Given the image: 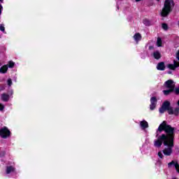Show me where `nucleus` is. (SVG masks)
Masks as SVG:
<instances>
[{"mask_svg": "<svg viewBox=\"0 0 179 179\" xmlns=\"http://www.w3.org/2000/svg\"><path fill=\"white\" fill-rule=\"evenodd\" d=\"M140 126L142 129H146V128H149V124L145 120H143L140 122Z\"/></svg>", "mask_w": 179, "mask_h": 179, "instance_id": "nucleus-11", "label": "nucleus"}, {"mask_svg": "<svg viewBox=\"0 0 179 179\" xmlns=\"http://www.w3.org/2000/svg\"><path fill=\"white\" fill-rule=\"evenodd\" d=\"M172 179H177V178H172Z\"/></svg>", "mask_w": 179, "mask_h": 179, "instance_id": "nucleus-34", "label": "nucleus"}, {"mask_svg": "<svg viewBox=\"0 0 179 179\" xmlns=\"http://www.w3.org/2000/svg\"><path fill=\"white\" fill-rule=\"evenodd\" d=\"M12 79L10 78H8V80H7V84H8V86L10 87L12 86Z\"/></svg>", "mask_w": 179, "mask_h": 179, "instance_id": "nucleus-23", "label": "nucleus"}, {"mask_svg": "<svg viewBox=\"0 0 179 179\" xmlns=\"http://www.w3.org/2000/svg\"><path fill=\"white\" fill-rule=\"evenodd\" d=\"M173 8H174V1L173 0H165L164 3V7L160 13L162 17H167L170 13L172 12Z\"/></svg>", "mask_w": 179, "mask_h": 179, "instance_id": "nucleus-2", "label": "nucleus"}, {"mask_svg": "<svg viewBox=\"0 0 179 179\" xmlns=\"http://www.w3.org/2000/svg\"><path fill=\"white\" fill-rule=\"evenodd\" d=\"M1 100L3 101H9V95L6 94H1Z\"/></svg>", "mask_w": 179, "mask_h": 179, "instance_id": "nucleus-14", "label": "nucleus"}, {"mask_svg": "<svg viewBox=\"0 0 179 179\" xmlns=\"http://www.w3.org/2000/svg\"><path fill=\"white\" fill-rule=\"evenodd\" d=\"M176 58L179 61V50H178V52L176 53Z\"/></svg>", "mask_w": 179, "mask_h": 179, "instance_id": "nucleus-27", "label": "nucleus"}, {"mask_svg": "<svg viewBox=\"0 0 179 179\" xmlns=\"http://www.w3.org/2000/svg\"><path fill=\"white\" fill-rule=\"evenodd\" d=\"M0 30L3 33H6V32H5V24H0Z\"/></svg>", "mask_w": 179, "mask_h": 179, "instance_id": "nucleus-20", "label": "nucleus"}, {"mask_svg": "<svg viewBox=\"0 0 179 179\" xmlns=\"http://www.w3.org/2000/svg\"><path fill=\"white\" fill-rule=\"evenodd\" d=\"M179 113V107L176 108L175 110H173L172 108V114H174V115H178Z\"/></svg>", "mask_w": 179, "mask_h": 179, "instance_id": "nucleus-17", "label": "nucleus"}, {"mask_svg": "<svg viewBox=\"0 0 179 179\" xmlns=\"http://www.w3.org/2000/svg\"><path fill=\"white\" fill-rule=\"evenodd\" d=\"M165 111H168L169 114L173 115V107L170 106V101H166L163 103L159 108V113L164 114Z\"/></svg>", "mask_w": 179, "mask_h": 179, "instance_id": "nucleus-3", "label": "nucleus"}, {"mask_svg": "<svg viewBox=\"0 0 179 179\" xmlns=\"http://www.w3.org/2000/svg\"><path fill=\"white\" fill-rule=\"evenodd\" d=\"M171 166H174L177 173H179V164H178V162H177L176 161H171V162H169L168 164V167L170 169V167H171Z\"/></svg>", "mask_w": 179, "mask_h": 179, "instance_id": "nucleus-7", "label": "nucleus"}, {"mask_svg": "<svg viewBox=\"0 0 179 179\" xmlns=\"http://www.w3.org/2000/svg\"><path fill=\"white\" fill-rule=\"evenodd\" d=\"M15 171V168L13 166H7L6 168V174H10Z\"/></svg>", "mask_w": 179, "mask_h": 179, "instance_id": "nucleus-13", "label": "nucleus"}, {"mask_svg": "<svg viewBox=\"0 0 179 179\" xmlns=\"http://www.w3.org/2000/svg\"><path fill=\"white\" fill-rule=\"evenodd\" d=\"M157 47H162V38L160 37L157 38Z\"/></svg>", "mask_w": 179, "mask_h": 179, "instance_id": "nucleus-18", "label": "nucleus"}, {"mask_svg": "<svg viewBox=\"0 0 179 179\" xmlns=\"http://www.w3.org/2000/svg\"><path fill=\"white\" fill-rule=\"evenodd\" d=\"M150 110H153L156 108V106L157 104V99L153 96L150 99Z\"/></svg>", "mask_w": 179, "mask_h": 179, "instance_id": "nucleus-6", "label": "nucleus"}, {"mask_svg": "<svg viewBox=\"0 0 179 179\" xmlns=\"http://www.w3.org/2000/svg\"><path fill=\"white\" fill-rule=\"evenodd\" d=\"M0 90H3V89H1Z\"/></svg>", "mask_w": 179, "mask_h": 179, "instance_id": "nucleus-36", "label": "nucleus"}, {"mask_svg": "<svg viewBox=\"0 0 179 179\" xmlns=\"http://www.w3.org/2000/svg\"><path fill=\"white\" fill-rule=\"evenodd\" d=\"M173 92L176 93V94H179V87L174 88Z\"/></svg>", "mask_w": 179, "mask_h": 179, "instance_id": "nucleus-25", "label": "nucleus"}, {"mask_svg": "<svg viewBox=\"0 0 179 179\" xmlns=\"http://www.w3.org/2000/svg\"><path fill=\"white\" fill-rule=\"evenodd\" d=\"M164 86L166 87V89L174 90V87H176V83H174L173 80H168L165 82Z\"/></svg>", "mask_w": 179, "mask_h": 179, "instance_id": "nucleus-5", "label": "nucleus"}, {"mask_svg": "<svg viewBox=\"0 0 179 179\" xmlns=\"http://www.w3.org/2000/svg\"><path fill=\"white\" fill-rule=\"evenodd\" d=\"M157 2H159L160 0H157Z\"/></svg>", "mask_w": 179, "mask_h": 179, "instance_id": "nucleus-35", "label": "nucleus"}, {"mask_svg": "<svg viewBox=\"0 0 179 179\" xmlns=\"http://www.w3.org/2000/svg\"><path fill=\"white\" fill-rule=\"evenodd\" d=\"M168 73L171 74V71H168Z\"/></svg>", "mask_w": 179, "mask_h": 179, "instance_id": "nucleus-32", "label": "nucleus"}, {"mask_svg": "<svg viewBox=\"0 0 179 179\" xmlns=\"http://www.w3.org/2000/svg\"><path fill=\"white\" fill-rule=\"evenodd\" d=\"M158 156L159 157H160V159H163V157H164V155H163V153L162 152V151H159L158 152Z\"/></svg>", "mask_w": 179, "mask_h": 179, "instance_id": "nucleus-24", "label": "nucleus"}, {"mask_svg": "<svg viewBox=\"0 0 179 179\" xmlns=\"http://www.w3.org/2000/svg\"><path fill=\"white\" fill-rule=\"evenodd\" d=\"M8 72V66L4 65L0 69V73H6Z\"/></svg>", "mask_w": 179, "mask_h": 179, "instance_id": "nucleus-15", "label": "nucleus"}, {"mask_svg": "<svg viewBox=\"0 0 179 179\" xmlns=\"http://www.w3.org/2000/svg\"><path fill=\"white\" fill-rule=\"evenodd\" d=\"M162 29H164L165 31L169 30V25L166 23L162 24Z\"/></svg>", "mask_w": 179, "mask_h": 179, "instance_id": "nucleus-21", "label": "nucleus"}, {"mask_svg": "<svg viewBox=\"0 0 179 179\" xmlns=\"http://www.w3.org/2000/svg\"><path fill=\"white\" fill-rule=\"evenodd\" d=\"M149 50H155V47L152 45L149 46Z\"/></svg>", "mask_w": 179, "mask_h": 179, "instance_id": "nucleus-29", "label": "nucleus"}, {"mask_svg": "<svg viewBox=\"0 0 179 179\" xmlns=\"http://www.w3.org/2000/svg\"><path fill=\"white\" fill-rule=\"evenodd\" d=\"M13 66H15V62H8V67H10V68H13Z\"/></svg>", "mask_w": 179, "mask_h": 179, "instance_id": "nucleus-22", "label": "nucleus"}, {"mask_svg": "<svg viewBox=\"0 0 179 179\" xmlns=\"http://www.w3.org/2000/svg\"><path fill=\"white\" fill-rule=\"evenodd\" d=\"M174 131L176 129L170 124H167V122H162L157 131L156 138L154 142L155 148H161L164 143V148L162 152L165 156H171L173 155V149H174Z\"/></svg>", "mask_w": 179, "mask_h": 179, "instance_id": "nucleus-1", "label": "nucleus"}, {"mask_svg": "<svg viewBox=\"0 0 179 179\" xmlns=\"http://www.w3.org/2000/svg\"><path fill=\"white\" fill-rule=\"evenodd\" d=\"M152 56L153 58H155V59H160V58H162V53H160V52L158 50L154 51Z\"/></svg>", "mask_w": 179, "mask_h": 179, "instance_id": "nucleus-8", "label": "nucleus"}, {"mask_svg": "<svg viewBox=\"0 0 179 179\" xmlns=\"http://www.w3.org/2000/svg\"><path fill=\"white\" fill-rule=\"evenodd\" d=\"M157 69L158 71H164L166 69V65L164 64V62H159L157 65Z\"/></svg>", "mask_w": 179, "mask_h": 179, "instance_id": "nucleus-9", "label": "nucleus"}, {"mask_svg": "<svg viewBox=\"0 0 179 179\" xmlns=\"http://www.w3.org/2000/svg\"><path fill=\"white\" fill-rule=\"evenodd\" d=\"M179 66V62H176V61H174V64H168V68L169 69H172V71H175L176 68H178Z\"/></svg>", "mask_w": 179, "mask_h": 179, "instance_id": "nucleus-10", "label": "nucleus"}, {"mask_svg": "<svg viewBox=\"0 0 179 179\" xmlns=\"http://www.w3.org/2000/svg\"><path fill=\"white\" fill-rule=\"evenodd\" d=\"M136 1V2H141V1H142V0H135Z\"/></svg>", "mask_w": 179, "mask_h": 179, "instance_id": "nucleus-30", "label": "nucleus"}, {"mask_svg": "<svg viewBox=\"0 0 179 179\" xmlns=\"http://www.w3.org/2000/svg\"><path fill=\"white\" fill-rule=\"evenodd\" d=\"M0 136L3 139H6L7 138H9L10 136V131L8 127H3L1 129H0Z\"/></svg>", "mask_w": 179, "mask_h": 179, "instance_id": "nucleus-4", "label": "nucleus"}, {"mask_svg": "<svg viewBox=\"0 0 179 179\" xmlns=\"http://www.w3.org/2000/svg\"><path fill=\"white\" fill-rule=\"evenodd\" d=\"M173 92H174V90H166L163 91V93L164 94V96H169V94H171V93H173Z\"/></svg>", "mask_w": 179, "mask_h": 179, "instance_id": "nucleus-16", "label": "nucleus"}, {"mask_svg": "<svg viewBox=\"0 0 179 179\" xmlns=\"http://www.w3.org/2000/svg\"><path fill=\"white\" fill-rule=\"evenodd\" d=\"M3 108H5V106L3 105H2L1 103H0V111H2L3 110Z\"/></svg>", "mask_w": 179, "mask_h": 179, "instance_id": "nucleus-26", "label": "nucleus"}, {"mask_svg": "<svg viewBox=\"0 0 179 179\" xmlns=\"http://www.w3.org/2000/svg\"><path fill=\"white\" fill-rule=\"evenodd\" d=\"M134 38L135 41H136V43H138V41H141V40H142V36L141 35V34L136 33L134 36Z\"/></svg>", "mask_w": 179, "mask_h": 179, "instance_id": "nucleus-12", "label": "nucleus"}, {"mask_svg": "<svg viewBox=\"0 0 179 179\" xmlns=\"http://www.w3.org/2000/svg\"><path fill=\"white\" fill-rule=\"evenodd\" d=\"M178 106H179V100L178 101Z\"/></svg>", "mask_w": 179, "mask_h": 179, "instance_id": "nucleus-33", "label": "nucleus"}, {"mask_svg": "<svg viewBox=\"0 0 179 179\" xmlns=\"http://www.w3.org/2000/svg\"><path fill=\"white\" fill-rule=\"evenodd\" d=\"M0 2L2 3L3 2V0H0Z\"/></svg>", "mask_w": 179, "mask_h": 179, "instance_id": "nucleus-31", "label": "nucleus"}, {"mask_svg": "<svg viewBox=\"0 0 179 179\" xmlns=\"http://www.w3.org/2000/svg\"><path fill=\"white\" fill-rule=\"evenodd\" d=\"M143 23L145 24V26H150V21L148 20H144Z\"/></svg>", "mask_w": 179, "mask_h": 179, "instance_id": "nucleus-19", "label": "nucleus"}, {"mask_svg": "<svg viewBox=\"0 0 179 179\" xmlns=\"http://www.w3.org/2000/svg\"><path fill=\"white\" fill-rule=\"evenodd\" d=\"M2 9H3L2 5H0V15L2 13Z\"/></svg>", "mask_w": 179, "mask_h": 179, "instance_id": "nucleus-28", "label": "nucleus"}]
</instances>
